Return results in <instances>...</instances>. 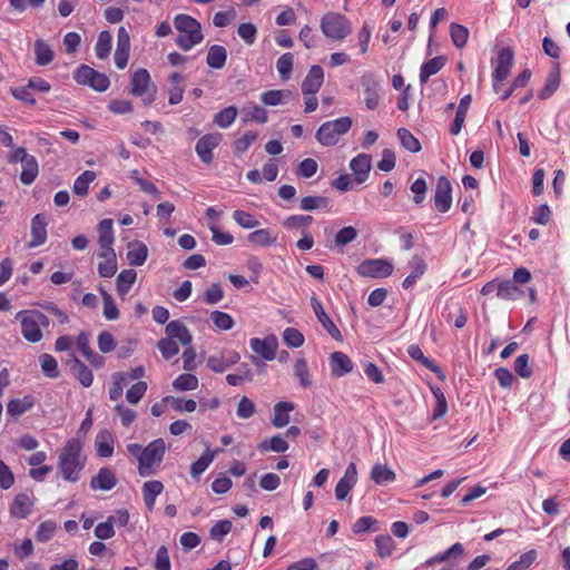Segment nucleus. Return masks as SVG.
Listing matches in <instances>:
<instances>
[{
    "mask_svg": "<svg viewBox=\"0 0 570 570\" xmlns=\"http://www.w3.org/2000/svg\"><path fill=\"white\" fill-rule=\"evenodd\" d=\"M98 255L99 257L105 258L104 262L98 264L99 276L105 278L112 277L117 272V259L115 252H111L110 255H101V253Z\"/></svg>",
    "mask_w": 570,
    "mask_h": 570,
    "instance_id": "obj_53",
    "label": "nucleus"
},
{
    "mask_svg": "<svg viewBox=\"0 0 570 570\" xmlns=\"http://www.w3.org/2000/svg\"><path fill=\"white\" fill-rule=\"evenodd\" d=\"M401 145L411 153H419L421 150L420 141L406 128H400L396 132Z\"/></svg>",
    "mask_w": 570,
    "mask_h": 570,
    "instance_id": "obj_59",
    "label": "nucleus"
},
{
    "mask_svg": "<svg viewBox=\"0 0 570 570\" xmlns=\"http://www.w3.org/2000/svg\"><path fill=\"white\" fill-rule=\"evenodd\" d=\"M21 165L20 181L27 186L31 185L39 174V165L36 157L32 155L29 156Z\"/></svg>",
    "mask_w": 570,
    "mask_h": 570,
    "instance_id": "obj_43",
    "label": "nucleus"
},
{
    "mask_svg": "<svg viewBox=\"0 0 570 570\" xmlns=\"http://www.w3.org/2000/svg\"><path fill=\"white\" fill-rule=\"evenodd\" d=\"M257 138L258 135L255 131L248 130L242 137L235 139L232 144L234 155L239 157L245 154Z\"/></svg>",
    "mask_w": 570,
    "mask_h": 570,
    "instance_id": "obj_46",
    "label": "nucleus"
},
{
    "mask_svg": "<svg viewBox=\"0 0 570 570\" xmlns=\"http://www.w3.org/2000/svg\"><path fill=\"white\" fill-rule=\"evenodd\" d=\"M157 347L165 360H170L179 352V346L177 342L169 338L168 336L160 338L157 343Z\"/></svg>",
    "mask_w": 570,
    "mask_h": 570,
    "instance_id": "obj_64",
    "label": "nucleus"
},
{
    "mask_svg": "<svg viewBox=\"0 0 570 570\" xmlns=\"http://www.w3.org/2000/svg\"><path fill=\"white\" fill-rule=\"evenodd\" d=\"M409 265L412 271L402 283L404 289H411L414 284L425 274L428 268L424 258L420 255H414L411 258Z\"/></svg>",
    "mask_w": 570,
    "mask_h": 570,
    "instance_id": "obj_27",
    "label": "nucleus"
},
{
    "mask_svg": "<svg viewBox=\"0 0 570 570\" xmlns=\"http://www.w3.org/2000/svg\"><path fill=\"white\" fill-rule=\"evenodd\" d=\"M97 175L92 170H85L78 176L73 183L72 190L76 195L87 196L89 191V184L96 179Z\"/></svg>",
    "mask_w": 570,
    "mask_h": 570,
    "instance_id": "obj_51",
    "label": "nucleus"
},
{
    "mask_svg": "<svg viewBox=\"0 0 570 570\" xmlns=\"http://www.w3.org/2000/svg\"><path fill=\"white\" fill-rule=\"evenodd\" d=\"M57 530V523L53 520L41 522L36 532V540L39 542H48L52 539Z\"/></svg>",
    "mask_w": 570,
    "mask_h": 570,
    "instance_id": "obj_63",
    "label": "nucleus"
},
{
    "mask_svg": "<svg viewBox=\"0 0 570 570\" xmlns=\"http://www.w3.org/2000/svg\"><path fill=\"white\" fill-rule=\"evenodd\" d=\"M257 448L263 453L268 451L284 453L289 449V444L283 435L277 434L269 439L261 441Z\"/></svg>",
    "mask_w": 570,
    "mask_h": 570,
    "instance_id": "obj_37",
    "label": "nucleus"
},
{
    "mask_svg": "<svg viewBox=\"0 0 570 570\" xmlns=\"http://www.w3.org/2000/svg\"><path fill=\"white\" fill-rule=\"evenodd\" d=\"M351 127L352 119L347 116L325 121L317 129L315 138L322 146H334L343 135L348 132Z\"/></svg>",
    "mask_w": 570,
    "mask_h": 570,
    "instance_id": "obj_5",
    "label": "nucleus"
},
{
    "mask_svg": "<svg viewBox=\"0 0 570 570\" xmlns=\"http://www.w3.org/2000/svg\"><path fill=\"white\" fill-rule=\"evenodd\" d=\"M86 463L83 443L77 438L69 439L58 454V469L62 479L71 483L78 482Z\"/></svg>",
    "mask_w": 570,
    "mask_h": 570,
    "instance_id": "obj_2",
    "label": "nucleus"
},
{
    "mask_svg": "<svg viewBox=\"0 0 570 570\" xmlns=\"http://www.w3.org/2000/svg\"><path fill=\"white\" fill-rule=\"evenodd\" d=\"M407 354L416 362L422 364L424 367L433 373H439L440 367L429 357H426L422 348L417 344H411L407 347Z\"/></svg>",
    "mask_w": 570,
    "mask_h": 570,
    "instance_id": "obj_49",
    "label": "nucleus"
},
{
    "mask_svg": "<svg viewBox=\"0 0 570 570\" xmlns=\"http://www.w3.org/2000/svg\"><path fill=\"white\" fill-rule=\"evenodd\" d=\"M41 370L47 377L57 379L59 376V368L57 360L50 354H42L39 357Z\"/></svg>",
    "mask_w": 570,
    "mask_h": 570,
    "instance_id": "obj_60",
    "label": "nucleus"
},
{
    "mask_svg": "<svg viewBox=\"0 0 570 570\" xmlns=\"http://www.w3.org/2000/svg\"><path fill=\"white\" fill-rule=\"evenodd\" d=\"M434 205L438 212L446 213L452 205V185L451 181L440 176L436 181L434 193Z\"/></svg>",
    "mask_w": 570,
    "mask_h": 570,
    "instance_id": "obj_13",
    "label": "nucleus"
},
{
    "mask_svg": "<svg viewBox=\"0 0 570 570\" xmlns=\"http://www.w3.org/2000/svg\"><path fill=\"white\" fill-rule=\"evenodd\" d=\"M227 60V50L220 45L209 47L206 56L207 65L213 69L224 68Z\"/></svg>",
    "mask_w": 570,
    "mask_h": 570,
    "instance_id": "obj_38",
    "label": "nucleus"
},
{
    "mask_svg": "<svg viewBox=\"0 0 570 570\" xmlns=\"http://www.w3.org/2000/svg\"><path fill=\"white\" fill-rule=\"evenodd\" d=\"M112 37L107 30L101 31L98 35V39L95 46V52L98 59H107L111 51Z\"/></svg>",
    "mask_w": 570,
    "mask_h": 570,
    "instance_id": "obj_48",
    "label": "nucleus"
},
{
    "mask_svg": "<svg viewBox=\"0 0 570 570\" xmlns=\"http://www.w3.org/2000/svg\"><path fill=\"white\" fill-rule=\"evenodd\" d=\"M72 361L70 371L72 375L80 382L83 387L91 386L94 382V374L91 370L81 362L73 353L71 354Z\"/></svg>",
    "mask_w": 570,
    "mask_h": 570,
    "instance_id": "obj_31",
    "label": "nucleus"
},
{
    "mask_svg": "<svg viewBox=\"0 0 570 570\" xmlns=\"http://www.w3.org/2000/svg\"><path fill=\"white\" fill-rule=\"evenodd\" d=\"M240 360L238 352L228 350L208 357L207 366L215 373H223Z\"/></svg>",
    "mask_w": 570,
    "mask_h": 570,
    "instance_id": "obj_16",
    "label": "nucleus"
},
{
    "mask_svg": "<svg viewBox=\"0 0 570 570\" xmlns=\"http://www.w3.org/2000/svg\"><path fill=\"white\" fill-rule=\"evenodd\" d=\"M330 200L324 196H305L299 202V208L305 212L328 209Z\"/></svg>",
    "mask_w": 570,
    "mask_h": 570,
    "instance_id": "obj_52",
    "label": "nucleus"
},
{
    "mask_svg": "<svg viewBox=\"0 0 570 570\" xmlns=\"http://www.w3.org/2000/svg\"><path fill=\"white\" fill-rule=\"evenodd\" d=\"M314 222L311 215H292L283 220V226L289 230H299L302 234L308 232V227Z\"/></svg>",
    "mask_w": 570,
    "mask_h": 570,
    "instance_id": "obj_42",
    "label": "nucleus"
},
{
    "mask_svg": "<svg viewBox=\"0 0 570 570\" xmlns=\"http://www.w3.org/2000/svg\"><path fill=\"white\" fill-rule=\"evenodd\" d=\"M469 35H470V32L466 27L455 23V22H452L450 24L451 40L456 48L461 49V48L465 47V45L469 40Z\"/></svg>",
    "mask_w": 570,
    "mask_h": 570,
    "instance_id": "obj_56",
    "label": "nucleus"
},
{
    "mask_svg": "<svg viewBox=\"0 0 570 570\" xmlns=\"http://www.w3.org/2000/svg\"><path fill=\"white\" fill-rule=\"evenodd\" d=\"M324 81V70L318 65H313L302 82L303 94H317Z\"/></svg>",
    "mask_w": 570,
    "mask_h": 570,
    "instance_id": "obj_24",
    "label": "nucleus"
},
{
    "mask_svg": "<svg viewBox=\"0 0 570 570\" xmlns=\"http://www.w3.org/2000/svg\"><path fill=\"white\" fill-rule=\"evenodd\" d=\"M350 168L354 174V180L363 184L367 180L372 169V158L367 154H358L350 161Z\"/></svg>",
    "mask_w": 570,
    "mask_h": 570,
    "instance_id": "obj_18",
    "label": "nucleus"
},
{
    "mask_svg": "<svg viewBox=\"0 0 570 570\" xmlns=\"http://www.w3.org/2000/svg\"><path fill=\"white\" fill-rule=\"evenodd\" d=\"M311 306L314 311L317 321L322 324L323 328L327 332V334L336 342H342L343 335L341 331L327 315L322 302L316 296L311 297Z\"/></svg>",
    "mask_w": 570,
    "mask_h": 570,
    "instance_id": "obj_12",
    "label": "nucleus"
},
{
    "mask_svg": "<svg viewBox=\"0 0 570 570\" xmlns=\"http://www.w3.org/2000/svg\"><path fill=\"white\" fill-rule=\"evenodd\" d=\"M248 242L257 247H266L274 245L277 240V237L273 234L269 228H262L252 232L248 237Z\"/></svg>",
    "mask_w": 570,
    "mask_h": 570,
    "instance_id": "obj_40",
    "label": "nucleus"
},
{
    "mask_svg": "<svg viewBox=\"0 0 570 570\" xmlns=\"http://www.w3.org/2000/svg\"><path fill=\"white\" fill-rule=\"evenodd\" d=\"M292 98V91L286 89L268 90L261 95V100L265 106H278Z\"/></svg>",
    "mask_w": 570,
    "mask_h": 570,
    "instance_id": "obj_45",
    "label": "nucleus"
},
{
    "mask_svg": "<svg viewBox=\"0 0 570 570\" xmlns=\"http://www.w3.org/2000/svg\"><path fill=\"white\" fill-rule=\"evenodd\" d=\"M445 61V58L442 56H438L425 61L420 69L421 83L428 82L431 76L438 73L444 67Z\"/></svg>",
    "mask_w": 570,
    "mask_h": 570,
    "instance_id": "obj_39",
    "label": "nucleus"
},
{
    "mask_svg": "<svg viewBox=\"0 0 570 570\" xmlns=\"http://www.w3.org/2000/svg\"><path fill=\"white\" fill-rule=\"evenodd\" d=\"M222 141V134H206L202 136L195 147L196 154L204 164H212L214 160L213 150L218 147Z\"/></svg>",
    "mask_w": 570,
    "mask_h": 570,
    "instance_id": "obj_11",
    "label": "nucleus"
},
{
    "mask_svg": "<svg viewBox=\"0 0 570 570\" xmlns=\"http://www.w3.org/2000/svg\"><path fill=\"white\" fill-rule=\"evenodd\" d=\"M210 321L219 331H229L234 327L235 322L233 317L222 311H214L210 313Z\"/></svg>",
    "mask_w": 570,
    "mask_h": 570,
    "instance_id": "obj_62",
    "label": "nucleus"
},
{
    "mask_svg": "<svg viewBox=\"0 0 570 570\" xmlns=\"http://www.w3.org/2000/svg\"><path fill=\"white\" fill-rule=\"evenodd\" d=\"M293 371L302 387L307 389L312 386V377L305 358L296 360Z\"/></svg>",
    "mask_w": 570,
    "mask_h": 570,
    "instance_id": "obj_50",
    "label": "nucleus"
},
{
    "mask_svg": "<svg viewBox=\"0 0 570 570\" xmlns=\"http://www.w3.org/2000/svg\"><path fill=\"white\" fill-rule=\"evenodd\" d=\"M127 261L130 266H141L148 257V247L140 240H132L128 244Z\"/></svg>",
    "mask_w": 570,
    "mask_h": 570,
    "instance_id": "obj_29",
    "label": "nucleus"
},
{
    "mask_svg": "<svg viewBox=\"0 0 570 570\" xmlns=\"http://www.w3.org/2000/svg\"><path fill=\"white\" fill-rule=\"evenodd\" d=\"M35 405V397L32 395H24L22 399H12L7 404V413L12 417H18L32 409Z\"/></svg>",
    "mask_w": 570,
    "mask_h": 570,
    "instance_id": "obj_34",
    "label": "nucleus"
},
{
    "mask_svg": "<svg viewBox=\"0 0 570 570\" xmlns=\"http://www.w3.org/2000/svg\"><path fill=\"white\" fill-rule=\"evenodd\" d=\"M371 479L376 484H386V483L394 482L396 479V474L387 465L376 463L373 465V468L371 470Z\"/></svg>",
    "mask_w": 570,
    "mask_h": 570,
    "instance_id": "obj_44",
    "label": "nucleus"
},
{
    "mask_svg": "<svg viewBox=\"0 0 570 570\" xmlns=\"http://www.w3.org/2000/svg\"><path fill=\"white\" fill-rule=\"evenodd\" d=\"M295 410V405L292 402L288 401H282L274 405V414L271 420L273 426L277 429H282L286 426L289 421L291 416L289 413Z\"/></svg>",
    "mask_w": 570,
    "mask_h": 570,
    "instance_id": "obj_30",
    "label": "nucleus"
},
{
    "mask_svg": "<svg viewBox=\"0 0 570 570\" xmlns=\"http://www.w3.org/2000/svg\"><path fill=\"white\" fill-rule=\"evenodd\" d=\"M35 62L37 66L45 67L55 59V51L51 46L43 39H37L33 45Z\"/></svg>",
    "mask_w": 570,
    "mask_h": 570,
    "instance_id": "obj_32",
    "label": "nucleus"
},
{
    "mask_svg": "<svg viewBox=\"0 0 570 570\" xmlns=\"http://www.w3.org/2000/svg\"><path fill=\"white\" fill-rule=\"evenodd\" d=\"M199 381L196 375L191 373H185L178 375L174 382L173 387L176 391H194L198 387Z\"/></svg>",
    "mask_w": 570,
    "mask_h": 570,
    "instance_id": "obj_55",
    "label": "nucleus"
},
{
    "mask_svg": "<svg viewBox=\"0 0 570 570\" xmlns=\"http://www.w3.org/2000/svg\"><path fill=\"white\" fill-rule=\"evenodd\" d=\"M294 67V55L292 52L283 53L276 61V69L282 80L291 78Z\"/></svg>",
    "mask_w": 570,
    "mask_h": 570,
    "instance_id": "obj_54",
    "label": "nucleus"
},
{
    "mask_svg": "<svg viewBox=\"0 0 570 570\" xmlns=\"http://www.w3.org/2000/svg\"><path fill=\"white\" fill-rule=\"evenodd\" d=\"M174 26L179 32V36L176 39V43L180 49L185 51L190 50L193 47L200 43L204 39L200 23L188 14H177L174 19Z\"/></svg>",
    "mask_w": 570,
    "mask_h": 570,
    "instance_id": "obj_4",
    "label": "nucleus"
},
{
    "mask_svg": "<svg viewBox=\"0 0 570 570\" xmlns=\"http://www.w3.org/2000/svg\"><path fill=\"white\" fill-rule=\"evenodd\" d=\"M20 322L22 337L29 343H38L42 340V328H47L50 321L47 315L38 309H22L16 314Z\"/></svg>",
    "mask_w": 570,
    "mask_h": 570,
    "instance_id": "obj_3",
    "label": "nucleus"
},
{
    "mask_svg": "<svg viewBox=\"0 0 570 570\" xmlns=\"http://www.w3.org/2000/svg\"><path fill=\"white\" fill-rule=\"evenodd\" d=\"M561 82L560 69L557 66L553 70H551L547 78L544 86L538 94V98L541 100L549 99L553 96V94L558 90Z\"/></svg>",
    "mask_w": 570,
    "mask_h": 570,
    "instance_id": "obj_33",
    "label": "nucleus"
},
{
    "mask_svg": "<svg viewBox=\"0 0 570 570\" xmlns=\"http://www.w3.org/2000/svg\"><path fill=\"white\" fill-rule=\"evenodd\" d=\"M268 120V114L265 108L254 105L247 109H244V117L243 121L249 122V121H256L258 124H265Z\"/></svg>",
    "mask_w": 570,
    "mask_h": 570,
    "instance_id": "obj_61",
    "label": "nucleus"
},
{
    "mask_svg": "<svg viewBox=\"0 0 570 570\" xmlns=\"http://www.w3.org/2000/svg\"><path fill=\"white\" fill-rule=\"evenodd\" d=\"M73 79L77 83L88 86L98 92H105L110 86V80L105 73L87 65H81L76 69Z\"/></svg>",
    "mask_w": 570,
    "mask_h": 570,
    "instance_id": "obj_8",
    "label": "nucleus"
},
{
    "mask_svg": "<svg viewBox=\"0 0 570 570\" xmlns=\"http://www.w3.org/2000/svg\"><path fill=\"white\" fill-rule=\"evenodd\" d=\"M99 253L101 255H110L114 250L115 235L114 223L110 218H105L97 226Z\"/></svg>",
    "mask_w": 570,
    "mask_h": 570,
    "instance_id": "obj_15",
    "label": "nucleus"
},
{
    "mask_svg": "<svg viewBox=\"0 0 570 570\" xmlns=\"http://www.w3.org/2000/svg\"><path fill=\"white\" fill-rule=\"evenodd\" d=\"M115 439L112 433L107 430H100L95 439V450L98 458L106 459L114 454Z\"/></svg>",
    "mask_w": 570,
    "mask_h": 570,
    "instance_id": "obj_23",
    "label": "nucleus"
},
{
    "mask_svg": "<svg viewBox=\"0 0 570 570\" xmlns=\"http://www.w3.org/2000/svg\"><path fill=\"white\" fill-rule=\"evenodd\" d=\"M237 108L228 106L214 116V124L220 128H228L237 117Z\"/></svg>",
    "mask_w": 570,
    "mask_h": 570,
    "instance_id": "obj_57",
    "label": "nucleus"
},
{
    "mask_svg": "<svg viewBox=\"0 0 570 570\" xmlns=\"http://www.w3.org/2000/svg\"><path fill=\"white\" fill-rule=\"evenodd\" d=\"M249 345L254 353L261 355L266 361L275 358L278 347L277 338L274 335H268L265 338L253 337L249 341Z\"/></svg>",
    "mask_w": 570,
    "mask_h": 570,
    "instance_id": "obj_17",
    "label": "nucleus"
},
{
    "mask_svg": "<svg viewBox=\"0 0 570 570\" xmlns=\"http://www.w3.org/2000/svg\"><path fill=\"white\" fill-rule=\"evenodd\" d=\"M328 361L332 375L335 377H342L353 371L352 360L341 351L333 352Z\"/></svg>",
    "mask_w": 570,
    "mask_h": 570,
    "instance_id": "obj_21",
    "label": "nucleus"
},
{
    "mask_svg": "<svg viewBox=\"0 0 570 570\" xmlns=\"http://www.w3.org/2000/svg\"><path fill=\"white\" fill-rule=\"evenodd\" d=\"M47 220L41 214H37L31 219V240L28 243L29 248L43 245L47 240Z\"/></svg>",
    "mask_w": 570,
    "mask_h": 570,
    "instance_id": "obj_22",
    "label": "nucleus"
},
{
    "mask_svg": "<svg viewBox=\"0 0 570 570\" xmlns=\"http://www.w3.org/2000/svg\"><path fill=\"white\" fill-rule=\"evenodd\" d=\"M320 27L325 37L335 41L344 40L352 31L350 20L337 12L325 13L321 19Z\"/></svg>",
    "mask_w": 570,
    "mask_h": 570,
    "instance_id": "obj_6",
    "label": "nucleus"
},
{
    "mask_svg": "<svg viewBox=\"0 0 570 570\" xmlns=\"http://www.w3.org/2000/svg\"><path fill=\"white\" fill-rule=\"evenodd\" d=\"M127 452L137 460L138 474L147 478L157 473L161 462L164 461L167 445L165 440L159 438L146 446L138 443H129L126 446Z\"/></svg>",
    "mask_w": 570,
    "mask_h": 570,
    "instance_id": "obj_1",
    "label": "nucleus"
},
{
    "mask_svg": "<svg viewBox=\"0 0 570 570\" xmlns=\"http://www.w3.org/2000/svg\"><path fill=\"white\" fill-rule=\"evenodd\" d=\"M393 265L385 258L365 259L357 266V273L364 277L383 278L393 273Z\"/></svg>",
    "mask_w": 570,
    "mask_h": 570,
    "instance_id": "obj_9",
    "label": "nucleus"
},
{
    "mask_svg": "<svg viewBox=\"0 0 570 570\" xmlns=\"http://www.w3.org/2000/svg\"><path fill=\"white\" fill-rule=\"evenodd\" d=\"M129 94L140 97L145 106H150L156 100L157 88L147 69L140 68L132 73Z\"/></svg>",
    "mask_w": 570,
    "mask_h": 570,
    "instance_id": "obj_7",
    "label": "nucleus"
},
{
    "mask_svg": "<svg viewBox=\"0 0 570 570\" xmlns=\"http://www.w3.org/2000/svg\"><path fill=\"white\" fill-rule=\"evenodd\" d=\"M164 491V484L159 480L146 481L141 487L142 499L146 508L153 511L156 504V498Z\"/></svg>",
    "mask_w": 570,
    "mask_h": 570,
    "instance_id": "obj_28",
    "label": "nucleus"
},
{
    "mask_svg": "<svg viewBox=\"0 0 570 570\" xmlns=\"http://www.w3.org/2000/svg\"><path fill=\"white\" fill-rule=\"evenodd\" d=\"M137 278V272L132 268L121 271L116 279L117 293L120 298H125Z\"/></svg>",
    "mask_w": 570,
    "mask_h": 570,
    "instance_id": "obj_35",
    "label": "nucleus"
},
{
    "mask_svg": "<svg viewBox=\"0 0 570 570\" xmlns=\"http://www.w3.org/2000/svg\"><path fill=\"white\" fill-rule=\"evenodd\" d=\"M35 507V495L32 491L18 493L10 504V514L17 519H24L30 515Z\"/></svg>",
    "mask_w": 570,
    "mask_h": 570,
    "instance_id": "obj_14",
    "label": "nucleus"
},
{
    "mask_svg": "<svg viewBox=\"0 0 570 570\" xmlns=\"http://www.w3.org/2000/svg\"><path fill=\"white\" fill-rule=\"evenodd\" d=\"M220 449L212 450L207 448L205 452L200 455V458L195 461L190 465V474L193 478L197 479L202 473H204L209 464L213 462L215 456L220 452Z\"/></svg>",
    "mask_w": 570,
    "mask_h": 570,
    "instance_id": "obj_36",
    "label": "nucleus"
},
{
    "mask_svg": "<svg viewBox=\"0 0 570 570\" xmlns=\"http://www.w3.org/2000/svg\"><path fill=\"white\" fill-rule=\"evenodd\" d=\"M166 336L179 342L183 345H189L193 341V336L189 330L180 320H174L167 323L165 328Z\"/></svg>",
    "mask_w": 570,
    "mask_h": 570,
    "instance_id": "obj_26",
    "label": "nucleus"
},
{
    "mask_svg": "<svg viewBox=\"0 0 570 570\" xmlns=\"http://www.w3.org/2000/svg\"><path fill=\"white\" fill-rule=\"evenodd\" d=\"M463 553H464L463 544L460 542H456V543L452 544L448 550L431 557L429 560H426L425 564L432 566L434 563H441V562L448 561L450 558L461 557Z\"/></svg>",
    "mask_w": 570,
    "mask_h": 570,
    "instance_id": "obj_47",
    "label": "nucleus"
},
{
    "mask_svg": "<svg viewBox=\"0 0 570 570\" xmlns=\"http://www.w3.org/2000/svg\"><path fill=\"white\" fill-rule=\"evenodd\" d=\"M117 476L115 472L108 468L102 466L98 473L90 480V489L94 491H110L117 485Z\"/></svg>",
    "mask_w": 570,
    "mask_h": 570,
    "instance_id": "obj_19",
    "label": "nucleus"
},
{
    "mask_svg": "<svg viewBox=\"0 0 570 570\" xmlns=\"http://www.w3.org/2000/svg\"><path fill=\"white\" fill-rule=\"evenodd\" d=\"M362 88L366 108L370 110L376 109L380 102L379 82L374 79L373 76H363Z\"/></svg>",
    "mask_w": 570,
    "mask_h": 570,
    "instance_id": "obj_25",
    "label": "nucleus"
},
{
    "mask_svg": "<svg viewBox=\"0 0 570 570\" xmlns=\"http://www.w3.org/2000/svg\"><path fill=\"white\" fill-rule=\"evenodd\" d=\"M513 61V50L510 47L502 48L492 59V82L504 81L510 76Z\"/></svg>",
    "mask_w": 570,
    "mask_h": 570,
    "instance_id": "obj_10",
    "label": "nucleus"
},
{
    "mask_svg": "<svg viewBox=\"0 0 570 570\" xmlns=\"http://www.w3.org/2000/svg\"><path fill=\"white\" fill-rule=\"evenodd\" d=\"M523 295L524 291L521 289L517 284H514L513 281H500L498 298L504 301H517L521 298Z\"/></svg>",
    "mask_w": 570,
    "mask_h": 570,
    "instance_id": "obj_41",
    "label": "nucleus"
},
{
    "mask_svg": "<svg viewBox=\"0 0 570 570\" xmlns=\"http://www.w3.org/2000/svg\"><path fill=\"white\" fill-rule=\"evenodd\" d=\"M357 482V469L355 463H350L343 478L335 487V497L337 500H344Z\"/></svg>",
    "mask_w": 570,
    "mask_h": 570,
    "instance_id": "obj_20",
    "label": "nucleus"
},
{
    "mask_svg": "<svg viewBox=\"0 0 570 570\" xmlns=\"http://www.w3.org/2000/svg\"><path fill=\"white\" fill-rule=\"evenodd\" d=\"M375 548L381 558H387L394 552L395 543L390 534H381L375 538Z\"/></svg>",
    "mask_w": 570,
    "mask_h": 570,
    "instance_id": "obj_58",
    "label": "nucleus"
}]
</instances>
